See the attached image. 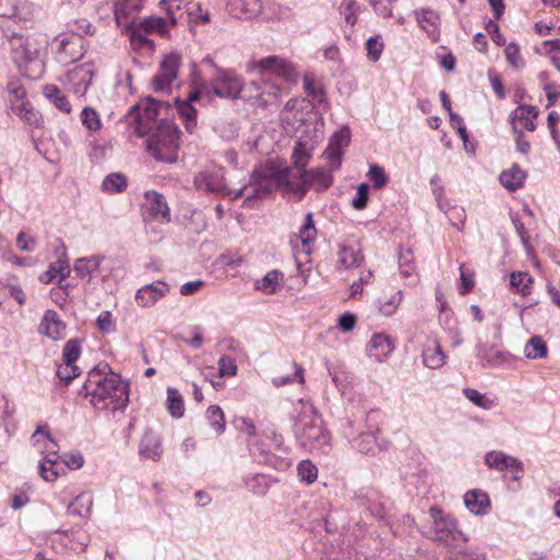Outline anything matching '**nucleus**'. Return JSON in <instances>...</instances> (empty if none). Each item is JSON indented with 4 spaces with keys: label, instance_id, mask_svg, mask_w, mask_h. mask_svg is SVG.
Returning a JSON list of instances; mask_svg holds the SVG:
<instances>
[{
    "label": "nucleus",
    "instance_id": "1",
    "mask_svg": "<svg viewBox=\"0 0 560 560\" xmlns=\"http://www.w3.org/2000/svg\"><path fill=\"white\" fill-rule=\"evenodd\" d=\"M156 103L150 105L138 116L136 132L139 137L148 136L147 148L160 162L174 163L179 147V130L170 120H158Z\"/></svg>",
    "mask_w": 560,
    "mask_h": 560
},
{
    "label": "nucleus",
    "instance_id": "2",
    "mask_svg": "<svg viewBox=\"0 0 560 560\" xmlns=\"http://www.w3.org/2000/svg\"><path fill=\"white\" fill-rule=\"evenodd\" d=\"M108 370L107 364L91 370L80 395L90 397V402L97 409H125L129 402L128 384Z\"/></svg>",
    "mask_w": 560,
    "mask_h": 560
},
{
    "label": "nucleus",
    "instance_id": "3",
    "mask_svg": "<svg viewBox=\"0 0 560 560\" xmlns=\"http://www.w3.org/2000/svg\"><path fill=\"white\" fill-rule=\"evenodd\" d=\"M294 185L292 168L282 167L273 162L260 164L252 173L248 186L253 189L246 195L244 202L252 207L254 199L264 198L276 188L292 192Z\"/></svg>",
    "mask_w": 560,
    "mask_h": 560
},
{
    "label": "nucleus",
    "instance_id": "4",
    "mask_svg": "<svg viewBox=\"0 0 560 560\" xmlns=\"http://www.w3.org/2000/svg\"><path fill=\"white\" fill-rule=\"evenodd\" d=\"M310 415L304 413L301 419L299 443L310 453L327 456L332 450L330 432L313 406L310 407Z\"/></svg>",
    "mask_w": 560,
    "mask_h": 560
},
{
    "label": "nucleus",
    "instance_id": "5",
    "mask_svg": "<svg viewBox=\"0 0 560 560\" xmlns=\"http://www.w3.org/2000/svg\"><path fill=\"white\" fill-rule=\"evenodd\" d=\"M253 69L257 70L261 77L284 85L283 94L288 93L290 86L298 83L300 77L294 63L279 56L261 58L254 63Z\"/></svg>",
    "mask_w": 560,
    "mask_h": 560
},
{
    "label": "nucleus",
    "instance_id": "6",
    "mask_svg": "<svg viewBox=\"0 0 560 560\" xmlns=\"http://www.w3.org/2000/svg\"><path fill=\"white\" fill-rule=\"evenodd\" d=\"M73 269L79 278L88 282L94 277L106 280L110 276L117 278L124 275V267L119 261L98 255L77 259Z\"/></svg>",
    "mask_w": 560,
    "mask_h": 560
},
{
    "label": "nucleus",
    "instance_id": "7",
    "mask_svg": "<svg viewBox=\"0 0 560 560\" xmlns=\"http://www.w3.org/2000/svg\"><path fill=\"white\" fill-rule=\"evenodd\" d=\"M209 85L213 95L230 101L241 98L244 89V82L235 70L225 68L212 73Z\"/></svg>",
    "mask_w": 560,
    "mask_h": 560
},
{
    "label": "nucleus",
    "instance_id": "8",
    "mask_svg": "<svg viewBox=\"0 0 560 560\" xmlns=\"http://www.w3.org/2000/svg\"><path fill=\"white\" fill-rule=\"evenodd\" d=\"M284 91V85L261 77L259 81L255 80L250 81L248 84H244L241 98L247 101L255 100L259 105L267 106L278 101Z\"/></svg>",
    "mask_w": 560,
    "mask_h": 560
},
{
    "label": "nucleus",
    "instance_id": "9",
    "mask_svg": "<svg viewBox=\"0 0 560 560\" xmlns=\"http://www.w3.org/2000/svg\"><path fill=\"white\" fill-rule=\"evenodd\" d=\"M12 112L30 125L38 121V113L26 101V90L19 80H11L7 86Z\"/></svg>",
    "mask_w": 560,
    "mask_h": 560
},
{
    "label": "nucleus",
    "instance_id": "10",
    "mask_svg": "<svg viewBox=\"0 0 560 560\" xmlns=\"http://www.w3.org/2000/svg\"><path fill=\"white\" fill-rule=\"evenodd\" d=\"M159 5L165 10L167 18L147 16L140 21L138 27L147 34L156 33L162 37H170V27L177 24L176 11L179 10V4L174 7L171 1L161 0Z\"/></svg>",
    "mask_w": 560,
    "mask_h": 560
},
{
    "label": "nucleus",
    "instance_id": "11",
    "mask_svg": "<svg viewBox=\"0 0 560 560\" xmlns=\"http://www.w3.org/2000/svg\"><path fill=\"white\" fill-rule=\"evenodd\" d=\"M293 187L294 194L299 195L302 199L310 188H315L317 191L327 189L332 183V176L323 168H313L305 172L293 173Z\"/></svg>",
    "mask_w": 560,
    "mask_h": 560
},
{
    "label": "nucleus",
    "instance_id": "12",
    "mask_svg": "<svg viewBox=\"0 0 560 560\" xmlns=\"http://www.w3.org/2000/svg\"><path fill=\"white\" fill-rule=\"evenodd\" d=\"M95 69L93 63H83L69 70L61 79L68 90L83 96L92 83Z\"/></svg>",
    "mask_w": 560,
    "mask_h": 560
},
{
    "label": "nucleus",
    "instance_id": "13",
    "mask_svg": "<svg viewBox=\"0 0 560 560\" xmlns=\"http://www.w3.org/2000/svg\"><path fill=\"white\" fill-rule=\"evenodd\" d=\"M59 48L57 59L60 63L68 65L81 59L84 55V40L78 33L61 35L57 38Z\"/></svg>",
    "mask_w": 560,
    "mask_h": 560
},
{
    "label": "nucleus",
    "instance_id": "14",
    "mask_svg": "<svg viewBox=\"0 0 560 560\" xmlns=\"http://www.w3.org/2000/svg\"><path fill=\"white\" fill-rule=\"evenodd\" d=\"M180 65L179 56L168 55L161 62L159 73L154 77L152 85L155 92H168L172 83L177 79Z\"/></svg>",
    "mask_w": 560,
    "mask_h": 560
},
{
    "label": "nucleus",
    "instance_id": "15",
    "mask_svg": "<svg viewBox=\"0 0 560 560\" xmlns=\"http://www.w3.org/2000/svg\"><path fill=\"white\" fill-rule=\"evenodd\" d=\"M349 142L350 130L347 127L340 129L330 137L324 154L329 161L331 170L340 167L343 154L342 150L349 145Z\"/></svg>",
    "mask_w": 560,
    "mask_h": 560
},
{
    "label": "nucleus",
    "instance_id": "16",
    "mask_svg": "<svg viewBox=\"0 0 560 560\" xmlns=\"http://www.w3.org/2000/svg\"><path fill=\"white\" fill-rule=\"evenodd\" d=\"M170 287L164 281H156L153 283L144 284L137 290L135 300L141 307H151L155 305L163 296L167 294Z\"/></svg>",
    "mask_w": 560,
    "mask_h": 560
},
{
    "label": "nucleus",
    "instance_id": "17",
    "mask_svg": "<svg viewBox=\"0 0 560 560\" xmlns=\"http://www.w3.org/2000/svg\"><path fill=\"white\" fill-rule=\"evenodd\" d=\"M66 324L54 310H47L38 326L39 334L54 341L62 340L66 337Z\"/></svg>",
    "mask_w": 560,
    "mask_h": 560
},
{
    "label": "nucleus",
    "instance_id": "18",
    "mask_svg": "<svg viewBox=\"0 0 560 560\" xmlns=\"http://www.w3.org/2000/svg\"><path fill=\"white\" fill-rule=\"evenodd\" d=\"M194 185L197 189L207 192L221 195L225 191V183L221 170L199 172L194 178Z\"/></svg>",
    "mask_w": 560,
    "mask_h": 560
},
{
    "label": "nucleus",
    "instance_id": "19",
    "mask_svg": "<svg viewBox=\"0 0 560 560\" xmlns=\"http://www.w3.org/2000/svg\"><path fill=\"white\" fill-rule=\"evenodd\" d=\"M485 462L490 468H494L499 471H503L510 468L515 472L513 476L515 480H518L521 478V474L523 472V465L518 459L500 451L488 452L486 454Z\"/></svg>",
    "mask_w": 560,
    "mask_h": 560
},
{
    "label": "nucleus",
    "instance_id": "20",
    "mask_svg": "<svg viewBox=\"0 0 560 560\" xmlns=\"http://www.w3.org/2000/svg\"><path fill=\"white\" fill-rule=\"evenodd\" d=\"M422 362L432 370L442 368L446 362V354L443 352L439 340L428 336L422 349Z\"/></svg>",
    "mask_w": 560,
    "mask_h": 560
},
{
    "label": "nucleus",
    "instance_id": "21",
    "mask_svg": "<svg viewBox=\"0 0 560 560\" xmlns=\"http://www.w3.org/2000/svg\"><path fill=\"white\" fill-rule=\"evenodd\" d=\"M537 116L538 108L536 106L520 105L510 114V122L512 125L513 131H522V129H518V126L528 131H534L536 129L534 120Z\"/></svg>",
    "mask_w": 560,
    "mask_h": 560
},
{
    "label": "nucleus",
    "instance_id": "22",
    "mask_svg": "<svg viewBox=\"0 0 560 560\" xmlns=\"http://www.w3.org/2000/svg\"><path fill=\"white\" fill-rule=\"evenodd\" d=\"M144 199L149 213L154 220L161 223H168L171 221L170 208L163 195L154 190H149L144 192Z\"/></svg>",
    "mask_w": 560,
    "mask_h": 560
},
{
    "label": "nucleus",
    "instance_id": "23",
    "mask_svg": "<svg viewBox=\"0 0 560 560\" xmlns=\"http://www.w3.org/2000/svg\"><path fill=\"white\" fill-rule=\"evenodd\" d=\"M430 515L433 518V530L438 540H447L454 537L456 523L452 517L444 515L440 509L434 506L430 509Z\"/></svg>",
    "mask_w": 560,
    "mask_h": 560
},
{
    "label": "nucleus",
    "instance_id": "24",
    "mask_svg": "<svg viewBox=\"0 0 560 560\" xmlns=\"http://www.w3.org/2000/svg\"><path fill=\"white\" fill-rule=\"evenodd\" d=\"M394 350L392 339L382 332L374 334L368 345V355L377 362L385 360Z\"/></svg>",
    "mask_w": 560,
    "mask_h": 560
},
{
    "label": "nucleus",
    "instance_id": "25",
    "mask_svg": "<svg viewBox=\"0 0 560 560\" xmlns=\"http://www.w3.org/2000/svg\"><path fill=\"white\" fill-rule=\"evenodd\" d=\"M140 455L153 460H159L162 455L161 436L152 429H147L139 443Z\"/></svg>",
    "mask_w": 560,
    "mask_h": 560
},
{
    "label": "nucleus",
    "instance_id": "26",
    "mask_svg": "<svg viewBox=\"0 0 560 560\" xmlns=\"http://www.w3.org/2000/svg\"><path fill=\"white\" fill-rule=\"evenodd\" d=\"M415 15L419 26L433 42H438L440 37L439 14L431 9H419L415 11Z\"/></svg>",
    "mask_w": 560,
    "mask_h": 560
},
{
    "label": "nucleus",
    "instance_id": "27",
    "mask_svg": "<svg viewBox=\"0 0 560 560\" xmlns=\"http://www.w3.org/2000/svg\"><path fill=\"white\" fill-rule=\"evenodd\" d=\"M363 261L361 249L357 245L340 244L337 252V267L343 269L355 268Z\"/></svg>",
    "mask_w": 560,
    "mask_h": 560
},
{
    "label": "nucleus",
    "instance_id": "28",
    "mask_svg": "<svg viewBox=\"0 0 560 560\" xmlns=\"http://www.w3.org/2000/svg\"><path fill=\"white\" fill-rule=\"evenodd\" d=\"M466 508L476 515L487 514L490 508V500L486 492L475 489L468 491L464 497Z\"/></svg>",
    "mask_w": 560,
    "mask_h": 560
},
{
    "label": "nucleus",
    "instance_id": "29",
    "mask_svg": "<svg viewBox=\"0 0 560 560\" xmlns=\"http://www.w3.org/2000/svg\"><path fill=\"white\" fill-rule=\"evenodd\" d=\"M526 176V172L518 165L514 164L500 174L499 180L504 188L510 191H514L524 185Z\"/></svg>",
    "mask_w": 560,
    "mask_h": 560
},
{
    "label": "nucleus",
    "instance_id": "30",
    "mask_svg": "<svg viewBox=\"0 0 560 560\" xmlns=\"http://www.w3.org/2000/svg\"><path fill=\"white\" fill-rule=\"evenodd\" d=\"M43 435L46 439V454L44 456V459L42 463L49 464L51 466H56L58 464V459L60 456L58 455V445L56 442L50 439L49 432L46 431L44 428L39 427L33 434L32 439L34 441V444L38 443L37 436Z\"/></svg>",
    "mask_w": 560,
    "mask_h": 560
},
{
    "label": "nucleus",
    "instance_id": "31",
    "mask_svg": "<svg viewBox=\"0 0 560 560\" xmlns=\"http://www.w3.org/2000/svg\"><path fill=\"white\" fill-rule=\"evenodd\" d=\"M283 282V273L277 269L267 272L261 279L257 280L255 288L265 294H273Z\"/></svg>",
    "mask_w": 560,
    "mask_h": 560
},
{
    "label": "nucleus",
    "instance_id": "32",
    "mask_svg": "<svg viewBox=\"0 0 560 560\" xmlns=\"http://www.w3.org/2000/svg\"><path fill=\"white\" fill-rule=\"evenodd\" d=\"M355 447L359 452L366 455H375L378 452L385 451L387 445H382L377 442L374 432L362 433L355 440Z\"/></svg>",
    "mask_w": 560,
    "mask_h": 560
},
{
    "label": "nucleus",
    "instance_id": "33",
    "mask_svg": "<svg viewBox=\"0 0 560 560\" xmlns=\"http://www.w3.org/2000/svg\"><path fill=\"white\" fill-rule=\"evenodd\" d=\"M10 46L13 59L18 65L26 63L32 59V52L27 46L26 39L19 34H13L10 39Z\"/></svg>",
    "mask_w": 560,
    "mask_h": 560
},
{
    "label": "nucleus",
    "instance_id": "34",
    "mask_svg": "<svg viewBox=\"0 0 560 560\" xmlns=\"http://www.w3.org/2000/svg\"><path fill=\"white\" fill-rule=\"evenodd\" d=\"M402 301V291L397 290L389 295H384L377 301V310L385 316H392Z\"/></svg>",
    "mask_w": 560,
    "mask_h": 560
},
{
    "label": "nucleus",
    "instance_id": "35",
    "mask_svg": "<svg viewBox=\"0 0 560 560\" xmlns=\"http://www.w3.org/2000/svg\"><path fill=\"white\" fill-rule=\"evenodd\" d=\"M44 95L61 112L69 114L71 105L60 89L54 84L44 88Z\"/></svg>",
    "mask_w": 560,
    "mask_h": 560
},
{
    "label": "nucleus",
    "instance_id": "36",
    "mask_svg": "<svg viewBox=\"0 0 560 560\" xmlns=\"http://www.w3.org/2000/svg\"><path fill=\"white\" fill-rule=\"evenodd\" d=\"M166 408L173 418L179 419L185 413L184 399L180 393L173 387L167 388Z\"/></svg>",
    "mask_w": 560,
    "mask_h": 560
},
{
    "label": "nucleus",
    "instance_id": "37",
    "mask_svg": "<svg viewBox=\"0 0 560 560\" xmlns=\"http://www.w3.org/2000/svg\"><path fill=\"white\" fill-rule=\"evenodd\" d=\"M106 194H119L127 188V178L120 173L107 175L101 186Z\"/></svg>",
    "mask_w": 560,
    "mask_h": 560
},
{
    "label": "nucleus",
    "instance_id": "38",
    "mask_svg": "<svg viewBox=\"0 0 560 560\" xmlns=\"http://www.w3.org/2000/svg\"><path fill=\"white\" fill-rule=\"evenodd\" d=\"M477 350V355L480 359L482 366L497 365L503 360V353L493 346L486 347L479 345Z\"/></svg>",
    "mask_w": 560,
    "mask_h": 560
},
{
    "label": "nucleus",
    "instance_id": "39",
    "mask_svg": "<svg viewBox=\"0 0 560 560\" xmlns=\"http://www.w3.org/2000/svg\"><path fill=\"white\" fill-rule=\"evenodd\" d=\"M533 281V277L528 272L523 271H514L510 277L511 285L523 296H526L530 293Z\"/></svg>",
    "mask_w": 560,
    "mask_h": 560
},
{
    "label": "nucleus",
    "instance_id": "40",
    "mask_svg": "<svg viewBox=\"0 0 560 560\" xmlns=\"http://www.w3.org/2000/svg\"><path fill=\"white\" fill-rule=\"evenodd\" d=\"M463 394L470 402L485 410H490L497 405L495 399L474 388H464Z\"/></svg>",
    "mask_w": 560,
    "mask_h": 560
},
{
    "label": "nucleus",
    "instance_id": "41",
    "mask_svg": "<svg viewBox=\"0 0 560 560\" xmlns=\"http://www.w3.org/2000/svg\"><path fill=\"white\" fill-rule=\"evenodd\" d=\"M524 354L528 359L545 358L547 355V346L540 337L534 336L525 345Z\"/></svg>",
    "mask_w": 560,
    "mask_h": 560
},
{
    "label": "nucleus",
    "instance_id": "42",
    "mask_svg": "<svg viewBox=\"0 0 560 560\" xmlns=\"http://www.w3.org/2000/svg\"><path fill=\"white\" fill-rule=\"evenodd\" d=\"M206 418L210 427L219 434L225 430V418L223 410L215 405L210 406L206 411Z\"/></svg>",
    "mask_w": 560,
    "mask_h": 560
},
{
    "label": "nucleus",
    "instance_id": "43",
    "mask_svg": "<svg viewBox=\"0 0 560 560\" xmlns=\"http://www.w3.org/2000/svg\"><path fill=\"white\" fill-rule=\"evenodd\" d=\"M92 499L85 494H80L68 505L70 515L86 516L91 512Z\"/></svg>",
    "mask_w": 560,
    "mask_h": 560
},
{
    "label": "nucleus",
    "instance_id": "44",
    "mask_svg": "<svg viewBox=\"0 0 560 560\" xmlns=\"http://www.w3.org/2000/svg\"><path fill=\"white\" fill-rule=\"evenodd\" d=\"M539 51L548 56L555 68L560 72V39L542 42Z\"/></svg>",
    "mask_w": 560,
    "mask_h": 560
},
{
    "label": "nucleus",
    "instance_id": "45",
    "mask_svg": "<svg viewBox=\"0 0 560 560\" xmlns=\"http://www.w3.org/2000/svg\"><path fill=\"white\" fill-rule=\"evenodd\" d=\"M177 112L185 121L186 129L191 132L196 126L197 110L191 104L184 101H176Z\"/></svg>",
    "mask_w": 560,
    "mask_h": 560
},
{
    "label": "nucleus",
    "instance_id": "46",
    "mask_svg": "<svg viewBox=\"0 0 560 560\" xmlns=\"http://www.w3.org/2000/svg\"><path fill=\"white\" fill-rule=\"evenodd\" d=\"M55 254L57 259L50 265L59 271L60 280H65L70 275V266L65 245L61 244L59 247H57Z\"/></svg>",
    "mask_w": 560,
    "mask_h": 560
},
{
    "label": "nucleus",
    "instance_id": "47",
    "mask_svg": "<svg viewBox=\"0 0 560 560\" xmlns=\"http://www.w3.org/2000/svg\"><path fill=\"white\" fill-rule=\"evenodd\" d=\"M293 164L295 171L293 173L305 172L304 167L311 159V153L307 151L306 145L302 142H298L292 153Z\"/></svg>",
    "mask_w": 560,
    "mask_h": 560
},
{
    "label": "nucleus",
    "instance_id": "48",
    "mask_svg": "<svg viewBox=\"0 0 560 560\" xmlns=\"http://www.w3.org/2000/svg\"><path fill=\"white\" fill-rule=\"evenodd\" d=\"M81 354V342L79 339H70L66 342L62 351L63 363L75 365L77 360Z\"/></svg>",
    "mask_w": 560,
    "mask_h": 560
},
{
    "label": "nucleus",
    "instance_id": "49",
    "mask_svg": "<svg viewBox=\"0 0 560 560\" xmlns=\"http://www.w3.org/2000/svg\"><path fill=\"white\" fill-rule=\"evenodd\" d=\"M366 176L372 182V187L376 190L385 187L388 183V176L386 175L385 170L377 164H372L370 166Z\"/></svg>",
    "mask_w": 560,
    "mask_h": 560
},
{
    "label": "nucleus",
    "instance_id": "50",
    "mask_svg": "<svg viewBox=\"0 0 560 560\" xmlns=\"http://www.w3.org/2000/svg\"><path fill=\"white\" fill-rule=\"evenodd\" d=\"M317 231L313 220V214H306L305 223L300 229V238L303 245H310L316 238Z\"/></svg>",
    "mask_w": 560,
    "mask_h": 560
},
{
    "label": "nucleus",
    "instance_id": "51",
    "mask_svg": "<svg viewBox=\"0 0 560 560\" xmlns=\"http://www.w3.org/2000/svg\"><path fill=\"white\" fill-rule=\"evenodd\" d=\"M189 21L192 23H209L210 22V14L206 10L203 11L201 8V4L198 2H189L187 3L186 8Z\"/></svg>",
    "mask_w": 560,
    "mask_h": 560
},
{
    "label": "nucleus",
    "instance_id": "52",
    "mask_svg": "<svg viewBox=\"0 0 560 560\" xmlns=\"http://www.w3.org/2000/svg\"><path fill=\"white\" fill-rule=\"evenodd\" d=\"M81 121L89 131H96L102 126L97 112L92 107H84L82 109Z\"/></svg>",
    "mask_w": 560,
    "mask_h": 560
},
{
    "label": "nucleus",
    "instance_id": "53",
    "mask_svg": "<svg viewBox=\"0 0 560 560\" xmlns=\"http://www.w3.org/2000/svg\"><path fill=\"white\" fill-rule=\"evenodd\" d=\"M504 55L511 67L515 69H521L524 67L525 62L521 57L520 46L516 43H509L504 49Z\"/></svg>",
    "mask_w": 560,
    "mask_h": 560
},
{
    "label": "nucleus",
    "instance_id": "54",
    "mask_svg": "<svg viewBox=\"0 0 560 560\" xmlns=\"http://www.w3.org/2000/svg\"><path fill=\"white\" fill-rule=\"evenodd\" d=\"M299 476L306 483H313L317 479V467L308 459L302 460L298 465Z\"/></svg>",
    "mask_w": 560,
    "mask_h": 560
},
{
    "label": "nucleus",
    "instance_id": "55",
    "mask_svg": "<svg viewBox=\"0 0 560 560\" xmlns=\"http://www.w3.org/2000/svg\"><path fill=\"white\" fill-rule=\"evenodd\" d=\"M365 47L366 56L371 61L376 62L377 60H380L384 49V44L381 40L380 36L369 38L366 40Z\"/></svg>",
    "mask_w": 560,
    "mask_h": 560
},
{
    "label": "nucleus",
    "instance_id": "56",
    "mask_svg": "<svg viewBox=\"0 0 560 560\" xmlns=\"http://www.w3.org/2000/svg\"><path fill=\"white\" fill-rule=\"evenodd\" d=\"M370 186L366 183H362L357 188V196L352 199V207L355 210H363L366 208L369 200Z\"/></svg>",
    "mask_w": 560,
    "mask_h": 560
},
{
    "label": "nucleus",
    "instance_id": "57",
    "mask_svg": "<svg viewBox=\"0 0 560 560\" xmlns=\"http://www.w3.org/2000/svg\"><path fill=\"white\" fill-rule=\"evenodd\" d=\"M220 376H233L237 372L235 360L230 355H222L218 362Z\"/></svg>",
    "mask_w": 560,
    "mask_h": 560
},
{
    "label": "nucleus",
    "instance_id": "58",
    "mask_svg": "<svg viewBox=\"0 0 560 560\" xmlns=\"http://www.w3.org/2000/svg\"><path fill=\"white\" fill-rule=\"evenodd\" d=\"M80 374V370L77 365L63 363L57 370V376L63 381L66 384H69L74 377Z\"/></svg>",
    "mask_w": 560,
    "mask_h": 560
},
{
    "label": "nucleus",
    "instance_id": "59",
    "mask_svg": "<svg viewBox=\"0 0 560 560\" xmlns=\"http://www.w3.org/2000/svg\"><path fill=\"white\" fill-rule=\"evenodd\" d=\"M341 10L345 16V21L349 25L353 26L357 22V2L354 0H343L341 4Z\"/></svg>",
    "mask_w": 560,
    "mask_h": 560
},
{
    "label": "nucleus",
    "instance_id": "60",
    "mask_svg": "<svg viewBox=\"0 0 560 560\" xmlns=\"http://www.w3.org/2000/svg\"><path fill=\"white\" fill-rule=\"evenodd\" d=\"M234 425L240 432L247 434L249 438L256 436V425L249 418H236L234 420Z\"/></svg>",
    "mask_w": 560,
    "mask_h": 560
},
{
    "label": "nucleus",
    "instance_id": "61",
    "mask_svg": "<svg viewBox=\"0 0 560 560\" xmlns=\"http://www.w3.org/2000/svg\"><path fill=\"white\" fill-rule=\"evenodd\" d=\"M410 256H411V253L409 250L407 253H401L399 255V269H400V273L404 277H409L415 271V264Z\"/></svg>",
    "mask_w": 560,
    "mask_h": 560
},
{
    "label": "nucleus",
    "instance_id": "62",
    "mask_svg": "<svg viewBox=\"0 0 560 560\" xmlns=\"http://www.w3.org/2000/svg\"><path fill=\"white\" fill-rule=\"evenodd\" d=\"M97 327L104 332H110L115 330L113 315L108 311L102 312L96 319Z\"/></svg>",
    "mask_w": 560,
    "mask_h": 560
},
{
    "label": "nucleus",
    "instance_id": "63",
    "mask_svg": "<svg viewBox=\"0 0 560 560\" xmlns=\"http://www.w3.org/2000/svg\"><path fill=\"white\" fill-rule=\"evenodd\" d=\"M0 16L9 19L18 18L16 0H2L0 2Z\"/></svg>",
    "mask_w": 560,
    "mask_h": 560
},
{
    "label": "nucleus",
    "instance_id": "64",
    "mask_svg": "<svg viewBox=\"0 0 560 560\" xmlns=\"http://www.w3.org/2000/svg\"><path fill=\"white\" fill-rule=\"evenodd\" d=\"M36 242L33 237L28 236L24 232H20L16 236V246L23 252H33L35 249Z\"/></svg>",
    "mask_w": 560,
    "mask_h": 560
}]
</instances>
